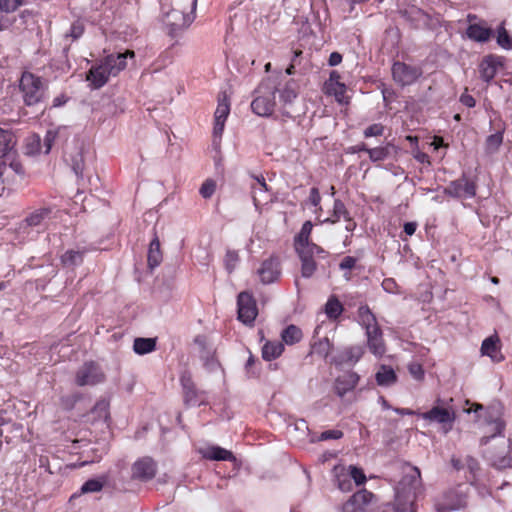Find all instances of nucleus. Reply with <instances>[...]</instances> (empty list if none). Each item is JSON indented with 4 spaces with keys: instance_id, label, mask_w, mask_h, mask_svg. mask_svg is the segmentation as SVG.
<instances>
[{
    "instance_id": "1",
    "label": "nucleus",
    "mask_w": 512,
    "mask_h": 512,
    "mask_svg": "<svg viewBox=\"0 0 512 512\" xmlns=\"http://www.w3.org/2000/svg\"><path fill=\"white\" fill-rule=\"evenodd\" d=\"M197 0H174V7L165 13L164 23L172 31L189 26L194 20Z\"/></svg>"
},
{
    "instance_id": "2",
    "label": "nucleus",
    "mask_w": 512,
    "mask_h": 512,
    "mask_svg": "<svg viewBox=\"0 0 512 512\" xmlns=\"http://www.w3.org/2000/svg\"><path fill=\"white\" fill-rule=\"evenodd\" d=\"M256 96L251 103L252 111L261 117H269L276 107V85L271 79H267L258 86Z\"/></svg>"
},
{
    "instance_id": "3",
    "label": "nucleus",
    "mask_w": 512,
    "mask_h": 512,
    "mask_svg": "<svg viewBox=\"0 0 512 512\" xmlns=\"http://www.w3.org/2000/svg\"><path fill=\"white\" fill-rule=\"evenodd\" d=\"M20 90L26 105H35L42 101L45 95V85L42 79L30 72H24L20 79Z\"/></svg>"
},
{
    "instance_id": "4",
    "label": "nucleus",
    "mask_w": 512,
    "mask_h": 512,
    "mask_svg": "<svg viewBox=\"0 0 512 512\" xmlns=\"http://www.w3.org/2000/svg\"><path fill=\"white\" fill-rule=\"evenodd\" d=\"M451 464L456 471H465L466 480L475 486L481 496L488 494V490L485 486H480V467L478 461L470 455H466L464 458H457L453 456L451 458Z\"/></svg>"
},
{
    "instance_id": "5",
    "label": "nucleus",
    "mask_w": 512,
    "mask_h": 512,
    "mask_svg": "<svg viewBox=\"0 0 512 512\" xmlns=\"http://www.w3.org/2000/svg\"><path fill=\"white\" fill-rule=\"evenodd\" d=\"M230 113V101L226 93H222L218 98L217 108L214 113V127H213V145L220 146L222 134L225 127V122Z\"/></svg>"
},
{
    "instance_id": "6",
    "label": "nucleus",
    "mask_w": 512,
    "mask_h": 512,
    "mask_svg": "<svg viewBox=\"0 0 512 512\" xmlns=\"http://www.w3.org/2000/svg\"><path fill=\"white\" fill-rule=\"evenodd\" d=\"M180 383L183 389L184 402L187 406H200L207 403V393L195 388L190 373H182Z\"/></svg>"
},
{
    "instance_id": "7",
    "label": "nucleus",
    "mask_w": 512,
    "mask_h": 512,
    "mask_svg": "<svg viewBox=\"0 0 512 512\" xmlns=\"http://www.w3.org/2000/svg\"><path fill=\"white\" fill-rule=\"evenodd\" d=\"M238 319L245 325H252L258 315L256 301L248 292H241L237 298Z\"/></svg>"
},
{
    "instance_id": "8",
    "label": "nucleus",
    "mask_w": 512,
    "mask_h": 512,
    "mask_svg": "<svg viewBox=\"0 0 512 512\" xmlns=\"http://www.w3.org/2000/svg\"><path fill=\"white\" fill-rule=\"evenodd\" d=\"M392 75L395 82L406 86L413 84L422 75V70L416 66L395 62L392 66Z\"/></svg>"
},
{
    "instance_id": "9",
    "label": "nucleus",
    "mask_w": 512,
    "mask_h": 512,
    "mask_svg": "<svg viewBox=\"0 0 512 512\" xmlns=\"http://www.w3.org/2000/svg\"><path fill=\"white\" fill-rule=\"evenodd\" d=\"M104 380V374L93 362L84 363L76 373L78 386L96 385Z\"/></svg>"
},
{
    "instance_id": "10",
    "label": "nucleus",
    "mask_w": 512,
    "mask_h": 512,
    "mask_svg": "<svg viewBox=\"0 0 512 512\" xmlns=\"http://www.w3.org/2000/svg\"><path fill=\"white\" fill-rule=\"evenodd\" d=\"M276 94L279 96V110L282 116L291 117L286 107L291 105L298 97V84L294 80H288L281 87L276 86Z\"/></svg>"
},
{
    "instance_id": "11",
    "label": "nucleus",
    "mask_w": 512,
    "mask_h": 512,
    "mask_svg": "<svg viewBox=\"0 0 512 512\" xmlns=\"http://www.w3.org/2000/svg\"><path fill=\"white\" fill-rule=\"evenodd\" d=\"M157 472V463L151 457H142L131 468L132 478L142 482L153 479Z\"/></svg>"
},
{
    "instance_id": "12",
    "label": "nucleus",
    "mask_w": 512,
    "mask_h": 512,
    "mask_svg": "<svg viewBox=\"0 0 512 512\" xmlns=\"http://www.w3.org/2000/svg\"><path fill=\"white\" fill-rule=\"evenodd\" d=\"M374 495L366 489L354 493L342 506V512H368Z\"/></svg>"
},
{
    "instance_id": "13",
    "label": "nucleus",
    "mask_w": 512,
    "mask_h": 512,
    "mask_svg": "<svg viewBox=\"0 0 512 512\" xmlns=\"http://www.w3.org/2000/svg\"><path fill=\"white\" fill-rule=\"evenodd\" d=\"M445 194L455 198H472L476 194L475 184L468 180L466 177H462L455 181H452L446 188Z\"/></svg>"
},
{
    "instance_id": "14",
    "label": "nucleus",
    "mask_w": 512,
    "mask_h": 512,
    "mask_svg": "<svg viewBox=\"0 0 512 512\" xmlns=\"http://www.w3.org/2000/svg\"><path fill=\"white\" fill-rule=\"evenodd\" d=\"M110 77L107 65L102 59L99 63L91 66L86 75V80L91 89H100L109 81Z\"/></svg>"
},
{
    "instance_id": "15",
    "label": "nucleus",
    "mask_w": 512,
    "mask_h": 512,
    "mask_svg": "<svg viewBox=\"0 0 512 512\" xmlns=\"http://www.w3.org/2000/svg\"><path fill=\"white\" fill-rule=\"evenodd\" d=\"M419 416L429 422L438 424H449L450 426L455 421V412L450 407L434 406L429 411L419 414Z\"/></svg>"
},
{
    "instance_id": "16",
    "label": "nucleus",
    "mask_w": 512,
    "mask_h": 512,
    "mask_svg": "<svg viewBox=\"0 0 512 512\" xmlns=\"http://www.w3.org/2000/svg\"><path fill=\"white\" fill-rule=\"evenodd\" d=\"M134 57V51L126 50L123 53L109 54L103 60L105 65H107L110 75L115 77L127 67V59H133Z\"/></svg>"
},
{
    "instance_id": "17",
    "label": "nucleus",
    "mask_w": 512,
    "mask_h": 512,
    "mask_svg": "<svg viewBox=\"0 0 512 512\" xmlns=\"http://www.w3.org/2000/svg\"><path fill=\"white\" fill-rule=\"evenodd\" d=\"M263 284H271L280 276V265L277 258L270 257L262 262L261 267L257 271Z\"/></svg>"
},
{
    "instance_id": "18",
    "label": "nucleus",
    "mask_w": 512,
    "mask_h": 512,
    "mask_svg": "<svg viewBox=\"0 0 512 512\" xmlns=\"http://www.w3.org/2000/svg\"><path fill=\"white\" fill-rule=\"evenodd\" d=\"M481 353L488 356L492 362L499 363L504 360L501 353L500 340L497 335L490 336L483 340L481 345Z\"/></svg>"
},
{
    "instance_id": "19",
    "label": "nucleus",
    "mask_w": 512,
    "mask_h": 512,
    "mask_svg": "<svg viewBox=\"0 0 512 512\" xmlns=\"http://www.w3.org/2000/svg\"><path fill=\"white\" fill-rule=\"evenodd\" d=\"M359 376L355 372H346L338 376L335 380V392L339 397L352 391L358 384Z\"/></svg>"
},
{
    "instance_id": "20",
    "label": "nucleus",
    "mask_w": 512,
    "mask_h": 512,
    "mask_svg": "<svg viewBox=\"0 0 512 512\" xmlns=\"http://www.w3.org/2000/svg\"><path fill=\"white\" fill-rule=\"evenodd\" d=\"M53 210L49 207L39 208L31 212L24 220L26 226L41 230L46 227L47 221L51 218Z\"/></svg>"
},
{
    "instance_id": "21",
    "label": "nucleus",
    "mask_w": 512,
    "mask_h": 512,
    "mask_svg": "<svg viewBox=\"0 0 512 512\" xmlns=\"http://www.w3.org/2000/svg\"><path fill=\"white\" fill-rule=\"evenodd\" d=\"M255 183L252 184V197L256 209L269 200L268 186L263 176H254Z\"/></svg>"
},
{
    "instance_id": "22",
    "label": "nucleus",
    "mask_w": 512,
    "mask_h": 512,
    "mask_svg": "<svg viewBox=\"0 0 512 512\" xmlns=\"http://www.w3.org/2000/svg\"><path fill=\"white\" fill-rule=\"evenodd\" d=\"M203 458L213 461H236V457L229 450L220 446H208L200 449Z\"/></svg>"
},
{
    "instance_id": "23",
    "label": "nucleus",
    "mask_w": 512,
    "mask_h": 512,
    "mask_svg": "<svg viewBox=\"0 0 512 512\" xmlns=\"http://www.w3.org/2000/svg\"><path fill=\"white\" fill-rule=\"evenodd\" d=\"M501 62L494 56L485 57L479 65V73L482 80L490 82L496 75Z\"/></svg>"
},
{
    "instance_id": "24",
    "label": "nucleus",
    "mask_w": 512,
    "mask_h": 512,
    "mask_svg": "<svg viewBox=\"0 0 512 512\" xmlns=\"http://www.w3.org/2000/svg\"><path fill=\"white\" fill-rule=\"evenodd\" d=\"M367 336V345L372 354L376 357H382L386 351L382 331L380 328L374 329L368 333Z\"/></svg>"
},
{
    "instance_id": "25",
    "label": "nucleus",
    "mask_w": 512,
    "mask_h": 512,
    "mask_svg": "<svg viewBox=\"0 0 512 512\" xmlns=\"http://www.w3.org/2000/svg\"><path fill=\"white\" fill-rule=\"evenodd\" d=\"M466 34L469 39L484 43L492 37L493 31L481 23H471L467 28Z\"/></svg>"
},
{
    "instance_id": "26",
    "label": "nucleus",
    "mask_w": 512,
    "mask_h": 512,
    "mask_svg": "<svg viewBox=\"0 0 512 512\" xmlns=\"http://www.w3.org/2000/svg\"><path fill=\"white\" fill-rule=\"evenodd\" d=\"M335 483L339 490L343 492H349L352 490L351 473L348 468L342 465L335 466L333 469Z\"/></svg>"
},
{
    "instance_id": "27",
    "label": "nucleus",
    "mask_w": 512,
    "mask_h": 512,
    "mask_svg": "<svg viewBox=\"0 0 512 512\" xmlns=\"http://www.w3.org/2000/svg\"><path fill=\"white\" fill-rule=\"evenodd\" d=\"M16 139L10 129L0 126V158L6 157L14 148Z\"/></svg>"
},
{
    "instance_id": "28",
    "label": "nucleus",
    "mask_w": 512,
    "mask_h": 512,
    "mask_svg": "<svg viewBox=\"0 0 512 512\" xmlns=\"http://www.w3.org/2000/svg\"><path fill=\"white\" fill-rule=\"evenodd\" d=\"M162 258L163 257L160 249V241L155 233L154 238L151 240L148 249L147 261L149 268L154 269L155 267L159 266L160 263L162 262Z\"/></svg>"
},
{
    "instance_id": "29",
    "label": "nucleus",
    "mask_w": 512,
    "mask_h": 512,
    "mask_svg": "<svg viewBox=\"0 0 512 512\" xmlns=\"http://www.w3.org/2000/svg\"><path fill=\"white\" fill-rule=\"evenodd\" d=\"M376 382L379 386H391L397 381V375L394 369L387 365H381L375 374Z\"/></svg>"
},
{
    "instance_id": "30",
    "label": "nucleus",
    "mask_w": 512,
    "mask_h": 512,
    "mask_svg": "<svg viewBox=\"0 0 512 512\" xmlns=\"http://www.w3.org/2000/svg\"><path fill=\"white\" fill-rule=\"evenodd\" d=\"M363 355V349L360 346L346 348L337 359H331L335 364L356 363Z\"/></svg>"
},
{
    "instance_id": "31",
    "label": "nucleus",
    "mask_w": 512,
    "mask_h": 512,
    "mask_svg": "<svg viewBox=\"0 0 512 512\" xmlns=\"http://www.w3.org/2000/svg\"><path fill=\"white\" fill-rule=\"evenodd\" d=\"M358 318L360 324L365 328L366 333L380 328L377 324L374 314L368 306H360L358 309Z\"/></svg>"
},
{
    "instance_id": "32",
    "label": "nucleus",
    "mask_w": 512,
    "mask_h": 512,
    "mask_svg": "<svg viewBox=\"0 0 512 512\" xmlns=\"http://www.w3.org/2000/svg\"><path fill=\"white\" fill-rule=\"evenodd\" d=\"M156 349L155 338H136L133 343V351L138 355H145Z\"/></svg>"
},
{
    "instance_id": "33",
    "label": "nucleus",
    "mask_w": 512,
    "mask_h": 512,
    "mask_svg": "<svg viewBox=\"0 0 512 512\" xmlns=\"http://www.w3.org/2000/svg\"><path fill=\"white\" fill-rule=\"evenodd\" d=\"M284 351V345L279 342H266L262 348V357L266 361L278 358Z\"/></svg>"
},
{
    "instance_id": "34",
    "label": "nucleus",
    "mask_w": 512,
    "mask_h": 512,
    "mask_svg": "<svg viewBox=\"0 0 512 512\" xmlns=\"http://www.w3.org/2000/svg\"><path fill=\"white\" fill-rule=\"evenodd\" d=\"M325 92L328 95L334 96L335 100L340 104H348L349 98L346 96V85L342 82L336 83L332 86L325 85Z\"/></svg>"
},
{
    "instance_id": "35",
    "label": "nucleus",
    "mask_w": 512,
    "mask_h": 512,
    "mask_svg": "<svg viewBox=\"0 0 512 512\" xmlns=\"http://www.w3.org/2000/svg\"><path fill=\"white\" fill-rule=\"evenodd\" d=\"M85 250H74L70 249L67 250L62 256H61V262L63 265L67 267H75L80 265L83 262Z\"/></svg>"
},
{
    "instance_id": "36",
    "label": "nucleus",
    "mask_w": 512,
    "mask_h": 512,
    "mask_svg": "<svg viewBox=\"0 0 512 512\" xmlns=\"http://www.w3.org/2000/svg\"><path fill=\"white\" fill-rule=\"evenodd\" d=\"M348 214H349V212L347 211L344 203L341 200L336 199L334 201L333 213H332L331 217L324 219L322 221V223L334 224V223H337L341 218H343L344 220H347Z\"/></svg>"
},
{
    "instance_id": "37",
    "label": "nucleus",
    "mask_w": 512,
    "mask_h": 512,
    "mask_svg": "<svg viewBox=\"0 0 512 512\" xmlns=\"http://www.w3.org/2000/svg\"><path fill=\"white\" fill-rule=\"evenodd\" d=\"M281 338L285 344L293 345L302 339V331L295 325H289L282 331Z\"/></svg>"
},
{
    "instance_id": "38",
    "label": "nucleus",
    "mask_w": 512,
    "mask_h": 512,
    "mask_svg": "<svg viewBox=\"0 0 512 512\" xmlns=\"http://www.w3.org/2000/svg\"><path fill=\"white\" fill-rule=\"evenodd\" d=\"M343 312L341 302L335 297L331 296L325 304V313L329 319H337Z\"/></svg>"
},
{
    "instance_id": "39",
    "label": "nucleus",
    "mask_w": 512,
    "mask_h": 512,
    "mask_svg": "<svg viewBox=\"0 0 512 512\" xmlns=\"http://www.w3.org/2000/svg\"><path fill=\"white\" fill-rule=\"evenodd\" d=\"M42 139L37 134H32L26 139V153L36 155L43 153Z\"/></svg>"
},
{
    "instance_id": "40",
    "label": "nucleus",
    "mask_w": 512,
    "mask_h": 512,
    "mask_svg": "<svg viewBox=\"0 0 512 512\" xmlns=\"http://www.w3.org/2000/svg\"><path fill=\"white\" fill-rule=\"evenodd\" d=\"M505 428V423L502 419H496L495 421L488 424V432L491 433L490 436H484L481 439L482 444H486L489 442L491 438L496 436H501Z\"/></svg>"
},
{
    "instance_id": "41",
    "label": "nucleus",
    "mask_w": 512,
    "mask_h": 512,
    "mask_svg": "<svg viewBox=\"0 0 512 512\" xmlns=\"http://www.w3.org/2000/svg\"><path fill=\"white\" fill-rule=\"evenodd\" d=\"M409 472L403 478V484H408L411 489L416 490L421 481L420 470L415 466H409Z\"/></svg>"
},
{
    "instance_id": "42",
    "label": "nucleus",
    "mask_w": 512,
    "mask_h": 512,
    "mask_svg": "<svg viewBox=\"0 0 512 512\" xmlns=\"http://www.w3.org/2000/svg\"><path fill=\"white\" fill-rule=\"evenodd\" d=\"M313 224L311 221H306L301 227L300 232L295 237V249L297 250V246H303L306 243L310 242L309 237L312 232Z\"/></svg>"
},
{
    "instance_id": "43",
    "label": "nucleus",
    "mask_w": 512,
    "mask_h": 512,
    "mask_svg": "<svg viewBox=\"0 0 512 512\" xmlns=\"http://www.w3.org/2000/svg\"><path fill=\"white\" fill-rule=\"evenodd\" d=\"M296 252L298 255H304V257L313 258L314 255L325 253V251L315 243L308 242L303 246H297Z\"/></svg>"
},
{
    "instance_id": "44",
    "label": "nucleus",
    "mask_w": 512,
    "mask_h": 512,
    "mask_svg": "<svg viewBox=\"0 0 512 512\" xmlns=\"http://www.w3.org/2000/svg\"><path fill=\"white\" fill-rule=\"evenodd\" d=\"M65 128H57V129H50L46 132V135L42 141L43 145V154H48L52 148L53 143L55 142L58 135L64 131Z\"/></svg>"
},
{
    "instance_id": "45",
    "label": "nucleus",
    "mask_w": 512,
    "mask_h": 512,
    "mask_svg": "<svg viewBox=\"0 0 512 512\" xmlns=\"http://www.w3.org/2000/svg\"><path fill=\"white\" fill-rule=\"evenodd\" d=\"M301 259V275L304 278H310L315 270H316V263L313 260V258L304 257V255H299Z\"/></svg>"
},
{
    "instance_id": "46",
    "label": "nucleus",
    "mask_w": 512,
    "mask_h": 512,
    "mask_svg": "<svg viewBox=\"0 0 512 512\" xmlns=\"http://www.w3.org/2000/svg\"><path fill=\"white\" fill-rule=\"evenodd\" d=\"M503 142V132L498 131L494 134H491L486 139V150L487 152L493 153L498 150Z\"/></svg>"
},
{
    "instance_id": "47",
    "label": "nucleus",
    "mask_w": 512,
    "mask_h": 512,
    "mask_svg": "<svg viewBox=\"0 0 512 512\" xmlns=\"http://www.w3.org/2000/svg\"><path fill=\"white\" fill-rule=\"evenodd\" d=\"M104 483L103 480L89 479L81 486L80 492L82 494L99 492L104 487Z\"/></svg>"
},
{
    "instance_id": "48",
    "label": "nucleus",
    "mask_w": 512,
    "mask_h": 512,
    "mask_svg": "<svg viewBox=\"0 0 512 512\" xmlns=\"http://www.w3.org/2000/svg\"><path fill=\"white\" fill-rule=\"evenodd\" d=\"M389 146L390 145L367 149L370 160L373 162H378L386 159L389 155Z\"/></svg>"
},
{
    "instance_id": "49",
    "label": "nucleus",
    "mask_w": 512,
    "mask_h": 512,
    "mask_svg": "<svg viewBox=\"0 0 512 512\" xmlns=\"http://www.w3.org/2000/svg\"><path fill=\"white\" fill-rule=\"evenodd\" d=\"M497 43L504 49H512V38L509 36L503 24L497 30Z\"/></svg>"
},
{
    "instance_id": "50",
    "label": "nucleus",
    "mask_w": 512,
    "mask_h": 512,
    "mask_svg": "<svg viewBox=\"0 0 512 512\" xmlns=\"http://www.w3.org/2000/svg\"><path fill=\"white\" fill-rule=\"evenodd\" d=\"M348 468L349 473H351V479L354 481L356 485H362L366 482V476L361 468L350 465Z\"/></svg>"
},
{
    "instance_id": "51",
    "label": "nucleus",
    "mask_w": 512,
    "mask_h": 512,
    "mask_svg": "<svg viewBox=\"0 0 512 512\" xmlns=\"http://www.w3.org/2000/svg\"><path fill=\"white\" fill-rule=\"evenodd\" d=\"M225 267L229 273H231L239 261V255L236 251L228 250L225 255Z\"/></svg>"
},
{
    "instance_id": "52",
    "label": "nucleus",
    "mask_w": 512,
    "mask_h": 512,
    "mask_svg": "<svg viewBox=\"0 0 512 512\" xmlns=\"http://www.w3.org/2000/svg\"><path fill=\"white\" fill-rule=\"evenodd\" d=\"M23 4L24 0H0V10L5 13H11Z\"/></svg>"
},
{
    "instance_id": "53",
    "label": "nucleus",
    "mask_w": 512,
    "mask_h": 512,
    "mask_svg": "<svg viewBox=\"0 0 512 512\" xmlns=\"http://www.w3.org/2000/svg\"><path fill=\"white\" fill-rule=\"evenodd\" d=\"M71 167L78 178L82 177L84 170V160L80 153H77L75 156L72 157Z\"/></svg>"
},
{
    "instance_id": "54",
    "label": "nucleus",
    "mask_w": 512,
    "mask_h": 512,
    "mask_svg": "<svg viewBox=\"0 0 512 512\" xmlns=\"http://www.w3.org/2000/svg\"><path fill=\"white\" fill-rule=\"evenodd\" d=\"M314 349L317 354L327 358L331 349V343L328 338L321 339L314 345Z\"/></svg>"
},
{
    "instance_id": "55",
    "label": "nucleus",
    "mask_w": 512,
    "mask_h": 512,
    "mask_svg": "<svg viewBox=\"0 0 512 512\" xmlns=\"http://www.w3.org/2000/svg\"><path fill=\"white\" fill-rule=\"evenodd\" d=\"M216 189V182L212 179H207L201 186L199 192L205 199L210 198Z\"/></svg>"
},
{
    "instance_id": "56",
    "label": "nucleus",
    "mask_w": 512,
    "mask_h": 512,
    "mask_svg": "<svg viewBox=\"0 0 512 512\" xmlns=\"http://www.w3.org/2000/svg\"><path fill=\"white\" fill-rule=\"evenodd\" d=\"M343 437V432L340 431V430H336V429H333V430H327V431H324L322 432L318 438H317V441H326V440H331V439H340ZM311 441H316V439H311Z\"/></svg>"
},
{
    "instance_id": "57",
    "label": "nucleus",
    "mask_w": 512,
    "mask_h": 512,
    "mask_svg": "<svg viewBox=\"0 0 512 512\" xmlns=\"http://www.w3.org/2000/svg\"><path fill=\"white\" fill-rule=\"evenodd\" d=\"M384 132V126L382 124L376 123L372 124L369 127H367L364 130V136L366 138L368 137H374V136H381Z\"/></svg>"
},
{
    "instance_id": "58",
    "label": "nucleus",
    "mask_w": 512,
    "mask_h": 512,
    "mask_svg": "<svg viewBox=\"0 0 512 512\" xmlns=\"http://www.w3.org/2000/svg\"><path fill=\"white\" fill-rule=\"evenodd\" d=\"M409 373L416 380H421L424 377V370L421 364L412 362L408 365Z\"/></svg>"
},
{
    "instance_id": "59",
    "label": "nucleus",
    "mask_w": 512,
    "mask_h": 512,
    "mask_svg": "<svg viewBox=\"0 0 512 512\" xmlns=\"http://www.w3.org/2000/svg\"><path fill=\"white\" fill-rule=\"evenodd\" d=\"M412 155L415 160H417L421 164H430V158L428 154L422 152L418 147H414L412 150Z\"/></svg>"
},
{
    "instance_id": "60",
    "label": "nucleus",
    "mask_w": 512,
    "mask_h": 512,
    "mask_svg": "<svg viewBox=\"0 0 512 512\" xmlns=\"http://www.w3.org/2000/svg\"><path fill=\"white\" fill-rule=\"evenodd\" d=\"M356 258L352 256H345L339 264L341 270H352L356 265Z\"/></svg>"
},
{
    "instance_id": "61",
    "label": "nucleus",
    "mask_w": 512,
    "mask_h": 512,
    "mask_svg": "<svg viewBox=\"0 0 512 512\" xmlns=\"http://www.w3.org/2000/svg\"><path fill=\"white\" fill-rule=\"evenodd\" d=\"M308 201L314 207H318L320 205L321 196H320L318 188H316V187L311 188Z\"/></svg>"
},
{
    "instance_id": "62",
    "label": "nucleus",
    "mask_w": 512,
    "mask_h": 512,
    "mask_svg": "<svg viewBox=\"0 0 512 512\" xmlns=\"http://www.w3.org/2000/svg\"><path fill=\"white\" fill-rule=\"evenodd\" d=\"M12 170L17 175H23L24 169L20 161L13 159L10 161L9 164H7V170Z\"/></svg>"
},
{
    "instance_id": "63",
    "label": "nucleus",
    "mask_w": 512,
    "mask_h": 512,
    "mask_svg": "<svg viewBox=\"0 0 512 512\" xmlns=\"http://www.w3.org/2000/svg\"><path fill=\"white\" fill-rule=\"evenodd\" d=\"M382 287L388 293H397V291L395 290L397 284L395 280L392 278L384 279V281L382 282Z\"/></svg>"
},
{
    "instance_id": "64",
    "label": "nucleus",
    "mask_w": 512,
    "mask_h": 512,
    "mask_svg": "<svg viewBox=\"0 0 512 512\" xmlns=\"http://www.w3.org/2000/svg\"><path fill=\"white\" fill-rule=\"evenodd\" d=\"M460 102L466 106V107H469V108H472L475 106L476 104V101L474 99L473 96L467 94V93H464L460 96Z\"/></svg>"
}]
</instances>
